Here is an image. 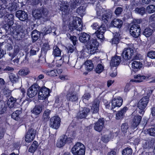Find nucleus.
Instances as JSON below:
<instances>
[{"label": "nucleus", "instance_id": "nucleus-1", "mask_svg": "<svg viewBox=\"0 0 155 155\" xmlns=\"http://www.w3.org/2000/svg\"><path fill=\"white\" fill-rule=\"evenodd\" d=\"M111 12L107 11L106 13L101 16V24L100 25L97 22H94L91 25L94 29L97 30L95 32L97 38L102 41L104 39V34L108 26V20L112 16Z\"/></svg>", "mask_w": 155, "mask_h": 155}, {"label": "nucleus", "instance_id": "nucleus-2", "mask_svg": "<svg viewBox=\"0 0 155 155\" xmlns=\"http://www.w3.org/2000/svg\"><path fill=\"white\" fill-rule=\"evenodd\" d=\"M14 16L12 14H10L5 19L3 27L6 32L10 31L13 35L20 36L22 34L23 30L19 25L13 26L14 23Z\"/></svg>", "mask_w": 155, "mask_h": 155}, {"label": "nucleus", "instance_id": "nucleus-3", "mask_svg": "<svg viewBox=\"0 0 155 155\" xmlns=\"http://www.w3.org/2000/svg\"><path fill=\"white\" fill-rule=\"evenodd\" d=\"M91 36L88 34L83 32L80 36V41L83 43H87V47L90 51V54H93L97 51L99 46V43L96 38L90 40Z\"/></svg>", "mask_w": 155, "mask_h": 155}, {"label": "nucleus", "instance_id": "nucleus-4", "mask_svg": "<svg viewBox=\"0 0 155 155\" xmlns=\"http://www.w3.org/2000/svg\"><path fill=\"white\" fill-rule=\"evenodd\" d=\"M134 50V48L128 47L125 48L122 53L121 56L122 59V64L126 65L127 64L128 61L131 59L133 56Z\"/></svg>", "mask_w": 155, "mask_h": 155}, {"label": "nucleus", "instance_id": "nucleus-5", "mask_svg": "<svg viewBox=\"0 0 155 155\" xmlns=\"http://www.w3.org/2000/svg\"><path fill=\"white\" fill-rule=\"evenodd\" d=\"M149 100V96H144L138 102L137 104V113L143 115L144 113V109L147 107Z\"/></svg>", "mask_w": 155, "mask_h": 155}, {"label": "nucleus", "instance_id": "nucleus-6", "mask_svg": "<svg viewBox=\"0 0 155 155\" xmlns=\"http://www.w3.org/2000/svg\"><path fill=\"white\" fill-rule=\"evenodd\" d=\"M50 49V45L48 42L47 41L43 44L41 49V54L39 57V59L38 60V62L43 63L46 61V56L47 51Z\"/></svg>", "mask_w": 155, "mask_h": 155}, {"label": "nucleus", "instance_id": "nucleus-7", "mask_svg": "<svg viewBox=\"0 0 155 155\" xmlns=\"http://www.w3.org/2000/svg\"><path fill=\"white\" fill-rule=\"evenodd\" d=\"M71 151L74 155H84L85 147L81 143L77 142L74 146Z\"/></svg>", "mask_w": 155, "mask_h": 155}, {"label": "nucleus", "instance_id": "nucleus-8", "mask_svg": "<svg viewBox=\"0 0 155 155\" xmlns=\"http://www.w3.org/2000/svg\"><path fill=\"white\" fill-rule=\"evenodd\" d=\"M65 97L68 101L66 105L69 106V102H75L78 101V96L77 93L75 91V90L72 87H70L67 91Z\"/></svg>", "mask_w": 155, "mask_h": 155}, {"label": "nucleus", "instance_id": "nucleus-9", "mask_svg": "<svg viewBox=\"0 0 155 155\" xmlns=\"http://www.w3.org/2000/svg\"><path fill=\"white\" fill-rule=\"evenodd\" d=\"M38 95L39 100H45L50 96L51 91L45 86L40 87Z\"/></svg>", "mask_w": 155, "mask_h": 155}, {"label": "nucleus", "instance_id": "nucleus-10", "mask_svg": "<svg viewBox=\"0 0 155 155\" xmlns=\"http://www.w3.org/2000/svg\"><path fill=\"white\" fill-rule=\"evenodd\" d=\"M40 87L37 84H34L28 89L27 95L29 98H32L39 94Z\"/></svg>", "mask_w": 155, "mask_h": 155}, {"label": "nucleus", "instance_id": "nucleus-11", "mask_svg": "<svg viewBox=\"0 0 155 155\" xmlns=\"http://www.w3.org/2000/svg\"><path fill=\"white\" fill-rule=\"evenodd\" d=\"M61 119L58 116H54L50 119L49 126L52 128L57 130L60 127Z\"/></svg>", "mask_w": 155, "mask_h": 155}, {"label": "nucleus", "instance_id": "nucleus-12", "mask_svg": "<svg viewBox=\"0 0 155 155\" xmlns=\"http://www.w3.org/2000/svg\"><path fill=\"white\" fill-rule=\"evenodd\" d=\"M141 29L140 25L135 24H133L130 26V32L133 37L137 38L139 37L140 34Z\"/></svg>", "mask_w": 155, "mask_h": 155}, {"label": "nucleus", "instance_id": "nucleus-13", "mask_svg": "<svg viewBox=\"0 0 155 155\" xmlns=\"http://www.w3.org/2000/svg\"><path fill=\"white\" fill-rule=\"evenodd\" d=\"M36 134V131L32 128L29 129L26 134L25 137V141L30 143L34 139Z\"/></svg>", "mask_w": 155, "mask_h": 155}, {"label": "nucleus", "instance_id": "nucleus-14", "mask_svg": "<svg viewBox=\"0 0 155 155\" xmlns=\"http://www.w3.org/2000/svg\"><path fill=\"white\" fill-rule=\"evenodd\" d=\"M123 102V99L120 97L114 98L111 101V110H113L116 107H120L122 105Z\"/></svg>", "mask_w": 155, "mask_h": 155}, {"label": "nucleus", "instance_id": "nucleus-15", "mask_svg": "<svg viewBox=\"0 0 155 155\" xmlns=\"http://www.w3.org/2000/svg\"><path fill=\"white\" fill-rule=\"evenodd\" d=\"M16 16L21 21H25L28 19V14L25 11L22 10L17 11L15 14Z\"/></svg>", "mask_w": 155, "mask_h": 155}, {"label": "nucleus", "instance_id": "nucleus-16", "mask_svg": "<svg viewBox=\"0 0 155 155\" xmlns=\"http://www.w3.org/2000/svg\"><path fill=\"white\" fill-rule=\"evenodd\" d=\"M104 121L103 119H99L98 121L95 122L94 126V130L96 131L101 132L104 127Z\"/></svg>", "mask_w": 155, "mask_h": 155}, {"label": "nucleus", "instance_id": "nucleus-17", "mask_svg": "<svg viewBox=\"0 0 155 155\" xmlns=\"http://www.w3.org/2000/svg\"><path fill=\"white\" fill-rule=\"evenodd\" d=\"M100 101L98 100L95 99L92 102L91 110L93 114L98 113L99 110Z\"/></svg>", "mask_w": 155, "mask_h": 155}, {"label": "nucleus", "instance_id": "nucleus-18", "mask_svg": "<svg viewBox=\"0 0 155 155\" xmlns=\"http://www.w3.org/2000/svg\"><path fill=\"white\" fill-rule=\"evenodd\" d=\"M122 60H121V57L116 55L112 57L110 62V65L113 67H117L120 64L122 63Z\"/></svg>", "mask_w": 155, "mask_h": 155}, {"label": "nucleus", "instance_id": "nucleus-19", "mask_svg": "<svg viewBox=\"0 0 155 155\" xmlns=\"http://www.w3.org/2000/svg\"><path fill=\"white\" fill-rule=\"evenodd\" d=\"M142 118V116L139 115L134 116L132 122V126L134 129L136 128L138 126L140 123Z\"/></svg>", "mask_w": 155, "mask_h": 155}, {"label": "nucleus", "instance_id": "nucleus-20", "mask_svg": "<svg viewBox=\"0 0 155 155\" xmlns=\"http://www.w3.org/2000/svg\"><path fill=\"white\" fill-rule=\"evenodd\" d=\"M90 111V110L88 108L84 107L82 110L80 111L78 113V118L79 119L85 118Z\"/></svg>", "mask_w": 155, "mask_h": 155}, {"label": "nucleus", "instance_id": "nucleus-21", "mask_svg": "<svg viewBox=\"0 0 155 155\" xmlns=\"http://www.w3.org/2000/svg\"><path fill=\"white\" fill-rule=\"evenodd\" d=\"M69 139H70V137L68 138L66 135H63L61 136L60 140L57 143V147L59 148L63 147L66 143H67V140H68V141Z\"/></svg>", "mask_w": 155, "mask_h": 155}, {"label": "nucleus", "instance_id": "nucleus-22", "mask_svg": "<svg viewBox=\"0 0 155 155\" xmlns=\"http://www.w3.org/2000/svg\"><path fill=\"white\" fill-rule=\"evenodd\" d=\"M16 101L17 99L16 98L11 96L8 100L6 104L10 108H15L17 107Z\"/></svg>", "mask_w": 155, "mask_h": 155}, {"label": "nucleus", "instance_id": "nucleus-23", "mask_svg": "<svg viewBox=\"0 0 155 155\" xmlns=\"http://www.w3.org/2000/svg\"><path fill=\"white\" fill-rule=\"evenodd\" d=\"M128 110V108L125 106L119 111L116 114V119L119 120L122 119L124 116L125 114Z\"/></svg>", "mask_w": 155, "mask_h": 155}, {"label": "nucleus", "instance_id": "nucleus-24", "mask_svg": "<svg viewBox=\"0 0 155 155\" xmlns=\"http://www.w3.org/2000/svg\"><path fill=\"white\" fill-rule=\"evenodd\" d=\"M142 67V64L140 61H134L132 63V68L133 71L136 72L140 70Z\"/></svg>", "mask_w": 155, "mask_h": 155}, {"label": "nucleus", "instance_id": "nucleus-25", "mask_svg": "<svg viewBox=\"0 0 155 155\" xmlns=\"http://www.w3.org/2000/svg\"><path fill=\"white\" fill-rule=\"evenodd\" d=\"M60 10L61 12L62 16L67 15L69 13V5L64 4H63L60 6Z\"/></svg>", "mask_w": 155, "mask_h": 155}, {"label": "nucleus", "instance_id": "nucleus-26", "mask_svg": "<svg viewBox=\"0 0 155 155\" xmlns=\"http://www.w3.org/2000/svg\"><path fill=\"white\" fill-rule=\"evenodd\" d=\"M43 10L41 9H36L33 11L32 14L35 19H39L42 17Z\"/></svg>", "mask_w": 155, "mask_h": 155}, {"label": "nucleus", "instance_id": "nucleus-27", "mask_svg": "<svg viewBox=\"0 0 155 155\" xmlns=\"http://www.w3.org/2000/svg\"><path fill=\"white\" fill-rule=\"evenodd\" d=\"M46 75L50 77H54L57 76L58 71L57 70H46L44 71Z\"/></svg>", "mask_w": 155, "mask_h": 155}, {"label": "nucleus", "instance_id": "nucleus-28", "mask_svg": "<svg viewBox=\"0 0 155 155\" xmlns=\"http://www.w3.org/2000/svg\"><path fill=\"white\" fill-rule=\"evenodd\" d=\"M123 21L119 19H115L111 22V25L114 27L120 28L123 24Z\"/></svg>", "mask_w": 155, "mask_h": 155}, {"label": "nucleus", "instance_id": "nucleus-29", "mask_svg": "<svg viewBox=\"0 0 155 155\" xmlns=\"http://www.w3.org/2000/svg\"><path fill=\"white\" fill-rule=\"evenodd\" d=\"M7 105L5 102L3 100L0 101V114H4L6 111Z\"/></svg>", "mask_w": 155, "mask_h": 155}, {"label": "nucleus", "instance_id": "nucleus-30", "mask_svg": "<svg viewBox=\"0 0 155 155\" xmlns=\"http://www.w3.org/2000/svg\"><path fill=\"white\" fill-rule=\"evenodd\" d=\"M38 146V142L36 140H34L29 148L28 151L31 153H34L37 150Z\"/></svg>", "mask_w": 155, "mask_h": 155}, {"label": "nucleus", "instance_id": "nucleus-31", "mask_svg": "<svg viewBox=\"0 0 155 155\" xmlns=\"http://www.w3.org/2000/svg\"><path fill=\"white\" fill-rule=\"evenodd\" d=\"M135 79H137V80L132 79L130 80V82H134V83H139L142 82L143 80L145 79V77L144 75H141L140 74H137L134 76Z\"/></svg>", "mask_w": 155, "mask_h": 155}, {"label": "nucleus", "instance_id": "nucleus-32", "mask_svg": "<svg viewBox=\"0 0 155 155\" xmlns=\"http://www.w3.org/2000/svg\"><path fill=\"white\" fill-rule=\"evenodd\" d=\"M85 65L86 66V70L88 72L92 71L94 68V65L91 60H87L85 62Z\"/></svg>", "mask_w": 155, "mask_h": 155}, {"label": "nucleus", "instance_id": "nucleus-33", "mask_svg": "<svg viewBox=\"0 0 155 155\" xmlns=\"http://www.w3.org/2000/svg\"><path fill=\"white\" fill-rule=\"evenodd\" d=\"M42 109V106L36 105L31 110L32 113L35 115H39L41 112Z\"/></svg>", "mask_w": 155, "mask_h": 155}, {"label": "nucleus", "instance_id": "nucleus-34", "mask_svg": "<svg viewBox=\"0 0 155 155\" xmlns=\"http://www.w3.org/2000/svg\"><path fill=\"white\" fill-rule=\"evenodd\" d=\"M61 50L57 46H55L53 47L52 54L55 57H59L61 55Z\"/></svg>", "mask_w": 155, "mask_h": 155}, {"label": "nucleus", "instance_id": "nucleus-35", "mask_svg": "<svg viewBox=\"0 0 155 155\" xmlns=\"http://www.w3.org/2000/svg\"><path fill=\"white\" fill-rule=\"evenodd\" d=\"M40 35V32L36 30H35L32 32L31 37L33 42H35L38 39Z\"/></svg>", "mask_w": 155, "mask_h": 155}, {"label": "nucleus", "instance_id": "nucleus-36", "mask_svg": "<svg viewBox=\"0 0 155 155\" xmlns=\"http://www.w3.org/2000/svg\"><path fill=\"white\" fill-rule=\"evenodd\" d=\"M67 37L68 38L70 41L72 42L74 46L76 45L78 41L77 37L74 35H71L69 33H67L66 34Z\"/></svg>", "mask_w": 155, "mask_h": 155}, {"label": "nucleus", "instance_id": "nucleus-37", "mask_svg": "<svg viewBox=\"0 0 155 155\" xmlns=\"http://www.w3.org/2000/svg\"><path fill=\"white\" fill-rule=\"evenodd\" d=\"M142 57L141 55L139 53L137 50L134 49L133 54V56L132 57L131 60H140V59H142Z\"/></svg>", "mask_w": 155, "mask_h": 155}, {"label": "nucleus", "instance_id": "nucleus-38", "mask_svg": "<svg viewBox=\"0 0 155 155\" xmlns=\"http://www.w3.org/2000/svg\"><path fill=\"white\" fill-rule=\"evenodd\" d=\"M86 8L81 6L77 9L76 12L81 16H83L85 14Z\"/></svg>", "mask_w": 155, "mask_h": 155}, {"label": "nucleus", "instance_id": "nucleus-39", "mask_svg": "<svg viewBox=\"0 0 155 155\" xmlns=\"http://www.w3.org/2000/svg\"><path fill=\"white\" fill-rule=\"evenodd\" d=\"M21 113V111L20 110H16L11 115V117L14 120H18L19 119L20 117L19 115Z\"/></svg>", "mask_w": 155, "mask_h": 155}, {"label": "nucleus", "instance_id": "nucleus-40", "mask_svg": "<svg viewBox=\"0 0 155 155\" xmlns=\"http://www.w3.org/2000/svg\"><path fill=\"white\" fill-rule=\"evenodd\" d=\"M152 32V30L149 28H147L144 30L143 32V34L146 37H149L151 35Z\"/></svg>", "mask_w": 155, "mask_h": 155}, {"label": "nucleus", "instance_id": "nucleus-41", "mask_svg": "<svg viewBox=\"0 0 155 155\" xmlns=\"http://www.w3.org/2000/svg\"><path fill=\"white\" fill-rule=\"evenodd\" d=\"M104 69V66L101 64H99L95 68V72L97 74H100L103 71Z\"/></svg>", "mask_w": 155, "mask_h": 155}, {"label": "nucleus", "instance_id": "nucleus-42", "mask_svg": "<svg viewBox=\"0 0 155 155\" xmlns=\"http://www.w3.org/2000/svg\"><path fill=\"white\" fill-rule=\"evenodd\" d=\"M129 128V126L127 123H123L121 126V130L122 132L124 134L126 133L127 130Z\"/></svg>", "mask_w": 155, "mask_h": 155}, {"label": "nucleus", "instance_id": "nucleus-43", "mask_svg": "<svg viewBox=\"0 0 155 155\" xmlns=\"http://www.w3.org/2000/svg\"><path fill=\"white\" fill-rule=\"evenodd\" d=\"M135 11L136 13L141 15H143L146 12L145 8L143 7L140 8L137 7L135 8Z\"/></svg>", "mask_w": 155, "mask_h": 155}, {"label": "nucleus", "instance_id": "nucleus-44", "mask_svg": "<svg viewBox=\"0 0 155 155\" xmlns=\"http://www.w3.org/2000/svg\"><path fill=\"white\" fill-rule=\"evenodd\" d=\"M132 151L131 148L127 147L123 150L122 154L123 155H131Z\"/></svg>", "mask_w": 155, "mask_h": 155}, {"label": "nucleus", "instance_id": "nucleus-45", "mask_svg": "<svg viewBox=\"0 0 155 155\" xmlns=\"http://www.w3.org/2000/svg\"><path fill=\"white\" fill-rule=\"evenodd\" d=\"M17 9V6L16 3H9L8 7V10L11 12H15Z\"/></svg>", "mask_w": 155, "mask_h": 155}, {"label": "nucleus", "instance_id": "nucleus-46", "mask_svg": "<svg viewBox=\"0 0 155 155\" xmlns=\"http://www.w3.org/2000/svg\"><path fill=\"white\" fill-rule=\"evenodd\" d=\"M30 71L27 69H20L18 72V74L21 76H25L28 74Z\"/></svg>", "mask_w": 155, "mask_h": 155}, {"label": "nucleus", "instance_id": "nucleus-47", "mask_svg": "<svg viewBox=\"0 0 155 155\" xmlns=\"http://www.w3.org/2000/svg\"><path fill=\"white\" fill-rule=\"evenodd\" d=\"M146 10L148 13H153L155 12V6L153 5H150L147 6Z\"/></svg>", "mask_w": 155, "mask_h": 155}, {"label": "nucleus", "instance_id": "nucleus-48", "mask_svg": "<svg viewBox=\"0 0 155 155\" xmlns=\"http://www.w3.org/2000/svg\"><path fill=\"white\" fill-rule=\"evenodd\" d=\"M51 111V110L49 109H47L44 111L43 115V118L44 120H47L49 119Z\"/></svg>", "mask_w": 155, "mask_h": 155}, {"label": "nucleus", "instance_id": "nucleus-49", "mask_svg": "<svg viewBox=\"0 0 155 155\" xmlns=\"http://www.w3.org/2000/svg\"><path fill=\"white\" fill-rule=\"evenodd\" d=\"M69 29L71 31H72L76 29L78 30V25L76 23H73L69 25ZM79 31H80V30Z\"/></svg>", "mask_w": 155, "mask_h": 155}, {"label": "nucleus", "instance_id": "nucleus-50", "mask_svg": "<svg viewBox=\"0 0 155 155\" xmlns=\"http://www.w3.org/2000/svg\"><path fill=\"white\" fill-rule=\"evenodd\" d=\"M91 60L94 65H97L98 64H101V63L99 57H95Z\"/></svg>", "mask_w": 155, "mask_h": 155}, {"label": "nucleus", "instance_id": "nucleus-51", "mask_svg": "<svg viewBox=\"0 0 155 155\" xmlns=\"http://www.w3.org/2000/svg\"><path fill=\"white\" fill-rule=\"evenodd\" d=\"M134 83V82H130V80L129 83L127 84L124 87V92H127L129 91L131 89V86H133L132 85V83Z\"/></svg>", "mask_w": 155, "mask_h": 155}, {"label": "nucleus", "instance_id": "nucleus-52", "mask_svg": "<svg viewBox=\"0 0 155 155\" xmlns=\"http://www.w3.org/2000/svg\"><path fill=\"white\" fill-rule=\"evenodd\" d=\"M147 131L150 135L155 136V128H149L147 130Z\"/></svg>", "mask_w": 155, "mask_h": 155}, {"label": "nucleus", "instance_id": "nucleus-53", "mask_svg": "<svg viewBox=\"0 0 155 155\" xmlns=\"http://www.w3.org/2000/svg\"><path fill=\"white\" fill-rule=\"evenodd\" d=\"M19 52V50L17 49H14V52L13 53H10V52H8V55L11 57L12 59Z\"/></svg>", "mask_w": 155, "mask_h": 155}, {"label": "nucleus", "instance_id": "nucleus-54", "mask_svg": "<svg viewBox=\"0 0 155 155\" xmlns=\"http://www.w3.org/2000/svg\"><path fill=\"white\" fill-rule=\"evenodd\" d=\"M147 56L151 59H155V51H151L147 53Z\"/></svg>", "mask_w": 155, "mask_h": 155}, {"label": "nucleus", "instance_id": "nucleus-55", "mask_svg": "<svg viewBox=\"0 0 155 155\" xmlns=\"http://www.w3.org/2000/svg\"><path fill=\"white\" fill-rule=\"evenodd\" d=\"M64 63H68L69 61V58L68 55H63L61 58Z\"/></svg>", "mask_w": 155, "mask_h": 155}, {"label": "nucleus", "instance_id": "nucleus-56", "mask_svg": "<svg viewBox=\"0 0 155 155\" xmlns=\"http://www.w3.org/2000/svg\"><path fill=\"white\" fill-rule=\"evenodd\" d=\"M5 132L6 129L5 128L2 127L0 129V140L4 137Z\"/></svg>", "mask_w": 155, "mask_h": 155}, {"label": "nucleus", "instance_id": "nucleus-57", "mask_svg": "<svg viewBox=\"0 0 155 155\" xmlns=\"http://www.w3.org/2000/svg\"><path fill=\"white\" fill-rule=\"evenodd\" d=\"M122 11L123 9L121 7H118L116 9L115 13L117 15H119L121 14Z\"/></svg>", "mask_w": 155, "mask_h": 155}, {"label": "nucleus", "instance_id": "nucleus-58", "mask_svg": "<svg viewBox=\"0 0 155 155\" xmlns=\"http://www.w3.org/2000/svg\"><path fill=\"white\" fill-rule=\"evenodd\" d=\"M11 81L13 82H16L18 80L17 77L13 74H12L9 77Z\"/></svg>", "mask_w": 155, "mask_h": 155}, {"label": "nucleus", "instance_id": "nucleus-59", "mask_svg": "<svg viewBox=\"0 0 155 155\" xmlns=\"http://www.w3.org/2000/svg\"><path fill=\"white\" fill-rule=\"evenodd\" d=\"M91 97V95L89 93H87L85 94L82 97L83 100V101L88 100V99Z\"/></svg>", "mask_w": 155, "mask_h": 155}, {"label": "nucleus", "instance_id": "nucleus-60", "mask_svg": "<svg viewBox=\"0 0 155 155\" xmlns=\"http://www.w3.org/2000/svg\"><path fill=\"white\" fill-rule=\"evenodd\" d=\"M63 63L62 60L61 58L59 60H57L56 61L55 63L56 66L57 67H60L62 65Z\"/></svg>", "mask_w": 155, "mask_h": 155}, {"label": "nucleus", "instance_id": "nucleus-61", "mask_svg": "<svg viewBox=\"0 0 155 155\" xmlns=\"http://www.w3.org/2000/svg\"><path fill=\"white\" fill-rule=\"evenodd\" d=\"M74 45L71 44L68 47V53H71L74 51Z\"/></svg>", "mask_w": 155, "mask_h": 155}, {"label": "nucleus", "instance_id": "nucleus-62", "mask_svg": "<svg viewBox=\"0 0 155 155\" xmlns=\"http://www.w3.org/2000/svg\"><path fill=\"white\" fill-rule=\"evenodd\" d=\"M6 54V51L1 48L0 46V59L2 58Z\"/></svg>", "mask_w": 155, "mask_h": 155}, {"label": "nucleus", "instance_id": "nucleus-63", "mask_svg": "<svg viewBox=\"0 0 155 155\" xmlns=\"http://www.w3.org/2000/svg\"><path fill=\"white\" fill-rule=\"evenodd\" d=\"M31 49L34 50L36 51V52H38L40 50V48L37 46L36 45H34L31 47Z\"/></svg>", "mask_w": 155, "mask_h": 155}, {"label": "nucleus", "instance_id": "nucleus-64", "mask_svg": "<svg viewBox=\"0 0 155 155\" xmlns=\"http://www.w3.org/2000/svg\"><path fill=\"white\" fill-rule=\"evenodd\" d=\"M118 39L117 38H114L112 39V43L114 44H117L118 42Z\"/></svg>", "mask_w": 155, "mask_h": 155}]
</instances>
